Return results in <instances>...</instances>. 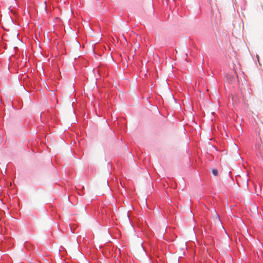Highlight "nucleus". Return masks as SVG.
Instances as JSON below:
<instances>
[{
    "mask_svg": "<svg viewBox=\"0 0 263 263\" xmlns=\"http://www.w3.org/2000/svg\"><path fill=\"white\" fill-rule=\"evenodd\" d=\"M213 216L214 217L215 222L216 223H219L220 221L219 217L218 215V214L217 213H215V214Z\"/></svg>",
    "mask_w": 263,
    "mask_h": 263,
    "instance_id": "f257e3e1",
    "label": "nucleus"
},
{
    "mask_svg": "<svg viewBox=\"0 0 263 263\" xmlns=\"http://www.w3.org/2000/svg\"><path fill=\"white\" fill-rule=\"evenodd\" d=\"M212 173H213V174L214 176H217L218 175V171H217V169H213L212 170Z\"/></svg>",
    "mask_w": 263,
    "mask_h": 263,
    "instance_id": "f03ea898",
    "label": "nucleus"
},
{
    "mask_svg": "<svg viewBox=\"0 0 263 263\" xmlns=\"http://www.w3.org/2000/svg\"><path fill=\"white\" fill-rule=\"evenodd\" d=\"M52 100L53 101H54V102H56V103H57V102H58V100H57V99L56 98H55V97H54V98H53V99H52Z\"/></svg>",
    "mask_w": 263,
    "mask_h": 263,
    "instance_id": "7ed1b4c3",
    "label": "nucleus"
}]
</instances>
